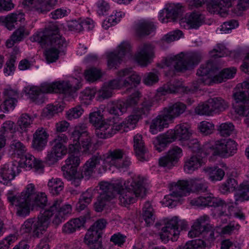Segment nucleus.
I'll return each mask as SVG.
<instances>
[{"label":"nucleus","mask_w":249,"mask_h":249,"mask_svg":"<svg viewBox=\"0 0 249 249\" xmlns=\"http://www.w3.org/2000/svg\"><path fill=\"white\" fill-rule=\"evenodd\" d=\"M204 16L198 12H193L185 17V21L189 28H198L204 22Z\"/></svg>","instance_id":"ea45409f"},{"label":"nucleus","mask_w":249,"mask_h":249,"mask_svg":"<svg viewBox=\"0 0 249 249\" xmlns=\"http://www.w3.org/2000/svg\"><path fill=\"white\" fill-rule=\"evenodd\" d=\"M182 35V31L180 30H175L164 35L161 38V41L163 43H170L179 39Z\"/></svg>","instance_id":"69168bd1"},{"label":"nucleus","mask_w":249,"mask_h":249,"mask_svg":"<svg viewBox=\"0 0 249 249\" xmlns=\"http://www.w3.org/2000/svg\"><path fill=\"white\" fill-rule=\"evenodd\" d=\"M106 160L118 169L127 168L131 163L129 158L126 156L124 151L121 149L109 150L107 153Z\"/></svg>","instance_id":"2eb2a0df"},{"label":"nucleus","mask_w":249,"mask_h":249,"mask_svg":"<svg viewBox=\"0 0 249 249\" xmlns=\"http://www.w3.org/2000/svg\"><path fill=\"white\" fill-rule=\"evenodd\" d=\"M55 208L56 205L53 204L50 210H45L43 213L36 217L27 219L21 225L20 231L23 233L32 232L34 236L40 237L48 227L51 213Z\"/></svg>","instance_id":"39448f33"},{"label":"nucleus","mask_w":249,"mask_h":249,"mask_svg":"<svg viewBox=\"0 0 249 249\" xmlns=\"http://www.w3.org/2000/svg\"><path fill=\"white\" fill-rule=\"evenodd\" d=\"M233 201L226 202L222 199L216 197L213 195L210 194L206 196H201L196 198H194L191 201L192 205H195L198 207H226L229 205V208L233 207Z\"/></svg>","instance_id":"4468645a"},{"label":"nucleus","mask_w":249,"mask_h":249,"mask_svg":"<svg viewBox=\"0 0 249 249\" xmlns=\"http://www.w3.org/2000/svg\"><path fill=\"white\" fill-rule=\"evenodd\" d=\"M84 110L80 106H76L69 109L66 113V117L68 120H71L79 118L83 114Z\"/></svg>","instance_id":"774afa93"},{"label":"nucleus","mask_w":249,"mask_h":249,"mask_svg":"<svg viewBox=\"0 0 249 249\" xmlns=\"http://www.w3.org/2000/svg\"><path fill=\"white\" fill-rule=\"evenodd\" d=\"M69 140L68 137L64 134L57 135L54 139L51 142L52 145V150L55 153L57 156L61 158L66 154L67 149L64 145V143H67Z\"/></svg>","instance_id":"a878e982"},{"label":"nucleus","mask_w":249,"mask_h":249,"mask_svg":"<svg viewBox=\"0 0 249 249\" xmlns=\"http://www.w3.org/2000/svg\"><path fill=\"white\" fill-rule=\"evenodd\" d=\"M6 196L10 204L17 207V214L20 217L29 215L31 207L33 209H44L48 201L45 193H36L35 186L33 184H28L20 194H15L13 191H9Z\"/></svg>","instance_id":"f257e3e1"},{"label":"nucleus","mask_w":249,"mask_h":249,"mask_svg":"<svg viewBox=\"0 0 249 249\" xmlns=\"http://www.w3.org/2000/svg\"><path fill=\"white\" fill-rule=\"evenodd\" d=\"M195 113L200 115H211L212 113L208 101L203 104H199L195 108Z\"/></svg>","instance_id":"338daca9"},{"label":"nucleus","mask_w":249,"mask_h":249,"mask_svg":"<svg viewBox=\"0 0 249 249\" xmlns=\"http://www.w3.org/2000/svg\"><path fill=\"white\" fill-rule=\"evenodd\" d=\"M56 2V0H24L23 2L24 4L27 5L38 3L35 10L38 13L43 14L50 11Z\"/></svg>","instance_id":"c85d7f7f"},{"label":"nucleus","mask_w":249,"mask_h":249,"mask_svg":"<svg viewBox=\"0 0 249 249\" xmlns=\"http://www.w3.org/2000/svg\"><path fill=\"white\" fill-rule=\"evenodd\" d=\"M237 145L235 141L230 139L217 141L214 147V155L222 158L232 156L237 152Z\"/></svg>","instance_id":"dca6fc26"},{"label":"nucleus","mask_w":249,"mask_h":249,"mask_svg":"<svg viewBox=\"0 0 249 249\" xmlns=\"http://www.w3.org/2000/svg\"><path fill=\"white\" fill-rule=\"evenodd\" d=\"M48 136L45 129L42 127L38 128L33 135V148L37 151H41L46 145Z\"/></svg>","instance_id":"c756f323"},{"label":"nucleus","mask_w":249,"mask_h":249,"mask_svg":"<svg viewBox=\"0 0 249 249\" xmlns=\"http://www.w3.org/2000/svg\"><path fill=\"white\" fill-rule=\"evenodd\" d=\"M156 26L154 22L148 20H141L135 23L134 30L139 37L147 36L155 32Z\"/></svg>","instance_id":"393cba45"},{"label":"nucleus","mask_w":249,"mask_h":249,"mask_svg":"<svg viewBox=\"0 0 249 249\" xmlns=\"http://www.w3.org/2000/svg\"><path fill=\"white\" fill-rule=\"evenodd\" d=\"M34 118L27 113L22 114L16 123L17 130L20 133L27 132L32 127Z\"/></svg>","instance_id":"4c0bfd02"},{"label":"nucleus","mask_w":249,"mask_h":249,"mask_svg":"<svg viewBox=\"0 0 249 249\" xmlns=\"http://www.w3.org/2000/svg\"><path fill=\"white\" fill-rule=\"evenodd\" d=\"M142 217L145 222L147 226L152 224L155 220L154 210L149 201H147L144 204L142 211Z\"/></svg>","instance_id":"49530a36"},{"label":"nucleus","mask_w":249,"mask_h":249,"mask_svg":"<svg viewBox=\"0 0 249 249\" xmlns=\"http://www.w3.org/2000/svg\"><path fill=\"white\" fill-rule=\"evenodd\" d=\"M18 167L13 164H6L3 165L0 171V182L7 185L15 177V169Z\"/></svg>","instance_id":"2f4dec72"},{"label":"nucleus","mask_w":249,"mask_h":249,"mask_svg":"<svg viewBox=\"0 0 249 249\" xmlns=\"http://www.w3.org/2000/svg\"><path fill=\"white\" fill-rule=\"evenodd\" d=\"M123 182L121 180H116L114 183L107 181H101L99 183V194L111 200L116 194L120 192L122 188Z\"/></svg>","instance_id":"6ab92c4d"},{"label":"nucleus","mask_w":249,"mask_h":249,"mask_svg":"<svg viewBox=\"0 0 249 249\" xmlns=\"http://www.w3.org/2000/svg\"><path fill=\"white\" fill-rule=\"evenodd\" d=\"M212 181L221 180L225 175L224 171L218 167H205L203 169Z\"/></svg>","instance_id":"a18cd8bd"},{"label":"nucleus","mask_w":249,"mask_h":249,"mask_svg":"<svg viewBox=\"0 0 249 249\" xmlns=\"http://www.w3.org/2000/svg\"><path fill=\"white\" fill-rule=\"evenodd\" d=\"M217 130L221 136L228 137L233 133L234 126L230 122L222 123L218 126Z\"/></svg>","instance_id":"5fc2aeb1"},{"label":"nucleus","mask_w":249,"mask_h":249,"mask_svg":"<svg viewBox=\"0 0 249 249\" xmlns=\"http://www.w3.org/2000/svg\"><path fill=\"white\" fill-rule=\"evenodd\" d=\"M89 119L90 123L96 127L95 130L96 135L97 131L98 129H99L100 126L107 123V122L103 120V115L100 110L90 113Z\"/></svg>","instance_id":"8fccbe9b"},{"label":"nucleus","mask_w":249,"mask_h":249,"mask_svg":"<svg viewBox=\"0 0 249 249\" xmlns=\"http://www.w3.org/2000/svg\"><path fill=\"white\" fill-rule=\"evenodd\" d=\"M210 218L207 215H203L196 219L188 232L190 238L200 237L207 242V244L213 242L215 238L214 227L210 224Z\"/></svg>","instance_id":"0eeeda50"},{"label":"nucleus","mask_w":249,"mask_h":249,"mask_svg":"<svg viewBox=\"0 0 249 249\" xmlns=\"http://www.w3.org/2000/svg\"><path fill=\"white\" fill-rule=\"evenodd\" d=\"M102 231H99L97 230L92 229L91 226L88 230L84 238L85 244L101 240Z\"/></svg>","instance_id":"864d4df0"},{"label":"nucleus","mask_w":249,"mask_h":249,"mask_svg":"<svg viewBox=\"0 0 249 249\" xmlns=\"http://www.w3.org/2000/svg\"><path fill=\"white\" fill-rule=\"evenodd\" d=\"M170 121L162 111L160 115L152 121L150 126L151 132L153 134H156L158 131H161L164 128L168 127Z\"/></svg>","instance_id":"72a5a7b5"},{"label":"nucleus","mask_w":249,"mask_h":249,"mask_svg":"<svg viewBox=\"0 0 249 249\" xmlns=\"http://www.w3.org/2000/svg\"><path fill=\"white\" fill-rule=\"evenodd\" d=\"M179 232L178 218L174 216L165 223L164 226L159 233V236L161 241L166 243L169 240L177 241Z\"/></svg>","instance_id":"f8f14e48"},{"label":"nucleus","mask_w":249,"mask_h":249,"mask_svg":"<svg viewBox=\"0 0 249 249\" xmlns=\"http://www.w3.org/2000/svg\"><path fill=\"white\" fill-rule=\"evenodd\" d=\"M186 108V105L181 102L176 103L168 107H165L163 111L170 121L182 114Z\"/></svg>","instance_id":"473e14b6"},{"label":"nucleus","mask_w":249,"mask_h":249,"mask_svg":"<svg viewBox=\"0 0 249 249\" xmlns=\"http://www.w3.org/2000/svg\"><path fill=\"white\" fill-rule=\"evenodd\" d=\"M86 221V217L85 216H81L78 218L72 219L63 226L62 231L65 234L73 233L83 226Z\"/></svg>","instance_id":"7c9ffc66"},{"label":"nucleus","mask_w":249,"mask_h":249,"mask_svg":"<svg viewBox=\"0 0 249 249\" xmlns=\"http://www.w3.org/2000/svg\"><path fill=\"white\" fill-rule=\"evenodd\" d=\"M91 146V139L88 132L83 133L82 139L80 141L79 150L83 152L88 151Z\"/></svg>","instance_id":"0e129e2a"},{"label":"nucleus","mask_w":249,"mask_h":249,"mask_svg":"<svg viewBox=\"0 0 249 249\" xmlns=\"http://www.w3.org/2000/svg\"><path fill=\"white\" fill-rule=\"evenodd\" d=\"M133 142L134 149L137 159L142 161L145 160V155L147 150L145 147L143 141L142 140V136L139 134H137L134 136Z\"/></svg>","instance_id":"f704fd0d"},{"label":"nucleus","mask_w":249,"mask_h":249,"mask_svg":"<svg viewBox=\"0 0 249 249\" xmlns=\"http://www.w3.org/2000/svg\"><path fill=\"white\" fill-rule=\"evenodd\" d=\"M242 89L233 94L236 104L249 103V82L242 84Z\"/></svg>","instance_id":"58836bf2"},{"label":"nucleus","mask_w":249,"mask_h":249,"mask_svg":"<svg viewBox=\"0 0 249 249\" xmlns=\"http://www.w3.org/2000/svg\"><path fill=\"white\" fill-rule=\"evenodd\" d=\"M182 155V149L178 146H173L165 156L159 159V165L171 169L176 165Z\"/></svg>","instance_id":"f3484780"},{"label":"nucleus","mask_w":249,"mask_h":249,"mask_svg":"<svg viewBox=\"0 0 249 249\" xmlns=\"http://www.w3.org/2000/svg\"><path fill=\"white\" fill-rule=\"evenodd\" d=\"M30 39L32 42H38L42 47L50 45L52 48H55L62 53H64L67 46V42L60 34L59 28L53 24L48 26L43 31L37 32Z\"/></svg>","instance_id":"7ed1b4c3"},{"label":"nucleus","mask_w":249,"mask_h":249,"mask_svg":"<svg viewBox=\"0 0 249 249\" xmlns=\"http://www.w3.org/2000/svg\"><path fill=\"white\" fill-rule=\"evenodd\" d=\"M102 160L101 156L99 155L92 156L82 167L81 172L79 173L80 174L79 177L89 179L95 173L96 166L100 164Z\"/></svg>","instance_id":"4be33fe9"},{"label":"nucleus","mask_w":249,"mask_h":249,"mask_svg":"<svg viewBox=\"0 0 249 249\" xmlns=\"http://www.w3.org/2000/svg\"><path fill=\"white\" fill-rule=\"evenodd\" d=\"M48 189L53 195H57L64 188V183L58 178H52L48 183Z\"/></svg>","instance_id":"09e8293b"},{"label":"nucleus","mask_w":249,"mask_h":249,"mask_svg":"<svg viewBox=\"0 0 249 249\" xmlns=\"http://www.w3.org/2000/svg\"><path fill=\"white\" fill-rule=\"evenodd\" d=\"M62 200L61 199H56L50 203L49 206L45 210H50L51 207L53 204L56 205L55 209L52 212V214L50 218L54 215L52 223L57 226L63 221H64L66 217L69 216L72 212L71 206L70 204L61 205Z\"/></svg>","instance_id":"ddd939ff"},{"label":"nucleus","mask_w":249,"mask_h":249,"mask_svg":"<svg viewBox=\"0 0 249 249\" xmlns=\"http://www.w3.org/2000/svg\"><path fill=\"white\" fill-rule=\"evenodd\" d=\"M80 162V158L74 154L69 155L65 160V164L62 167L63 175L66 178H71L77 172Z\"/></svg>","instance_id":"412c9836"},{"label":"nucleus","mask_w":249,"mask_h":249,"mask_svg":"<svg viewBox=\"0 0 249 249\" xmlns=\"http://www.w3.org/2000/svg\"><path fill=\"white\" fill-rule=\"evenodd\" d=\"M218 70L217 67L212 60H209L206 64L201 65L196 72L199 77L192 83L191 87L193 90L196 91L200 85L207 84L209 82L207 79L209 78V76H212L213 73Z\"/></svg>","instance_id":"9b49d317"},{"label":"nucleus","mask_w":249,"mask_h":249,"mask_svg":"<svg viewBox=\"0 0 249 249\" xmlns=\"http://www.w3.org/2000/svg\"><path fill=\"white\" fill-rule=\"evenodd\" d=\"M1 19L5 27L9 30L16 28L19 22L21 23L25 20L24 13L19 12L10 13Z\"/></svg>","instance_id":"bb28decb"},{"label":"nucleus","mask_w":249,"mask_h":249,"mask_svg":"<svg viewBox=\"0 0 249 249\" xmlns=\"http://www.w3.org/2000/svg\"><path fill=\"white\" fill-rule=\"evenodd\" d=\"M239 193L235 195V203L237 201H244L249 200V182H245L240 184L238 187Z\"/></svg>","instance_id":"de8ad7c7"},{"label":"nucleus","mask_w":249,"mask_h":249,"mask_svg":"<svg viewBox=\"0 0 249 249\" xmlns=\"http://www.w3.org/2000/svg\"><path fill=\"white\" fill-rule=\"evenodd\" d=\"M116 75L117 78L105 83L112 90L120 89L122 87H136L141 81V77L133 71L131 68H126L117 71Z\"/></svg>","instance_id":"1a4fd4ad"},{"label":"nucleus","mask_w":249,"mask_h":249,"mask_svg":"<svg viewBox=\"0 0 249 249\" xmlns=\"http://www.w3.org/2000/svg\"><path fill=\"white\" fill-rule=\"evenodd\" d=\"M167 134L170 137L173 138L174 141L176 139L179 141H188L191 136V133L186 124L177 125L174 130H171L170 132H167Z\"/></svg>","instance_id":"cd10ccee"},{"label":"nucleus","mask_w":249,"mask_h":249,"mask_svg":"<svg viewBox=\"0 0 249 249\" xmlns=\"http://www.w3.org/2000/svg\"><path fill=\"white\" fill-rule=\"evenodd\" d=\"M130 51V45L128 42L124 41L118 47L117 52H112L107 55V64L110 69L115 67L120 63L123 57L129 53Z\"/></svg>","instance_id":"a211bd4d"},{"label":"nucleus","mask_w":249,"mask_h":249,"mask_svg":"<svg viewBox=\"0 0 249 249\" xmlns=\"http://www.w3.org/2000/svg\"><path fill=\"white\" fill-rule=\"evenodd\" d=\"M153 104L151 99H146L141 104L140 107H134L132 110V114L129 115L125 120L119 124L117 123L107 124L100 126L97 131V136L101 139H107L111 137L117 132L123 130L126 127H133L138 121L143 116H147L149 113L151 107Z\"/></svg>","instance_id":"f03ea898"},{"label":"nucleus","mask_w":249,"mask_h":249,"mask_svg":"<svg viewBox=\"0 0 249 249\" xmlns=\"http://www.w3.org/2000/svg\"><path fill=\"white\" fill-rule=\"evenodd\" d=\"M93 196V191L91 189H88L83 192L80 196L79 201L76 205V209L80 212L87 208L92 199Z\"/></svg>","instance_id":"a19ab883"},{"label":"nucleus","mask_w":249,"mask_h":249,"mask_svg":"<svg viewBox=\"0 0 249 249\" xmlns=\"http://www.w3.org/2000/svg\"><path fill=\"white\" fill-rule=\"evenodd\" d=\"M182 90L186 93L194 92L191 87H181V84L176 81L168 82L158 89V91L161 93L162 95H165L167 93H175Z\"/></svg>","instance_id":"b1692460"},{"label":"nucleus","mask_w":249,"mask_h":249,"mask_svg":"<svg viewBox=\"0 0 249 249\" xmlns=\"http://www.w3.org/2000/svg\"><path fill=\"white\" fill-rule=\"evenodd\" d=\"M236 72V69L233 67L225 68L218 74L213 76L212 81L215 83H220L227 79L233 78Z\"/></svg>","instance_id":"79ce46f5"},{"label":"nucleus","mask_w":249,"mask_h":249,"mask_svg":"<svg viewBox=\"0 0 249 249\" xmlns=\"http://www.w3.org/2000/svg\"><path fill=\"white\" fill-rule=\"evenodd\" d=\"M77 88L70 84L69 81L55 82L52 83H44L40 88L31 87L28 94L31 99L36 103H38L37 99L43 93H62L71 94L77 90Z\"/></svg>","instance_id":"423d86ee"},{"label":"nucleus","mask_w":249,"mask_h":249,"mask_svg":"<svg viewBox=\"0 0 249 249\" xmlns=\"http://www.w3.org/2000/svg\"><path fill=\"white\" fill-rule=\"evenodd\" d=\"M110 201L109 199L99 194L93 205L94 210L96 212H102Z\"/></svg>","instance_id":"680f3d73"},{"label":"nucleus","mask_w":249,"mask_h":249,"mask_svg":"<svg viewBox=\"0 0 249 249\" xmlns=\"http://www.w3.org/2000/svg\"><path fill=\"white\" fill-rule=\"evenodd\" d=\"M212 114L222 112L226 109L229 106L228 103L220 97H215L208 100Z\"/></svg>","instance_id":"37998d69"},{"label":"nucleus","mask_w":249,"mask_h":249,"mask_svg":"<svg viewBox=\"0 0 249 249\" xmlns=\"http://www.w3.org/2000/svg\"><path fill=\"white\" fill-rule=\"evenodd\" d=\"M174 141L173 138L168 136L167 133L165 136L158 137L154 142L155 149L159 152L163 151L168 144Z\"/></svg>","instance_id":"603ef678"},{"label":"nucleus","mask_w":249,"mask_h":249,"mask_svg":"<svg viewBox=\"0 0 249 249\" xmlns=\"http://www.w3.org/2000/svg\"><path fill=\"white\" fill-rule=\"evenodd\" d=\"M144 178L138 176L130 180L127 183H124L119 195V200L120 204L125 207L135 202L137 197L142 198L145 195V188L143 186Z\"/></svg>","instance_id":"20e7f679"},{"label":"nucleus","mask_w":249,"mask_h":249,"mask_svg":"<svg viewBox=\"0 0 249 249\" xmlns=\"http://www.w3.org/2000/svg\"><path fill=\"white\" fill-rule=\"evenodd\" d=\"M84 75L87 81L93 82L100 79L102 74L99 70L95 68H91L85 71Z\"/></svg>","instance_id":"6e6d98bb"},{"label":"nucleus","mask_w":249,"mask_h":249,"mask_svg":"<svg viewBox=\"0 0 249 249\" xmlns=\"http://www.w3.org/2000/svg\"><path fill=\"white\" fill-rule=\"evenodd\" d=\"M153 47L150 44L144 43L139 47V52L135 55V60L143 67L150 63V59L153 55Z\"/></svg>","instance_id":"aec40b11"},{"label":"nucleus","mask_w":249,"mask_h":249,"mask_svg":"<svg viewBox=\"0 0 249 249\" xmlns=\"http://www.w3.org/2000/svg\"><path fill=\"white\" fill-rule=\"evenodd\" d=\"M235 0H214L212 5L213 12L224 17L228 14V9L231 7Z\"/></svg>","instance_id":"c9c22d12"},{"label":"nucleus","mask_w":249,"mask_h":249,"mask_svg":"<svg viewBox=\"0 0 249 249\" xmlns=\"http://www.w3.org/2000/svg\"><path fill=\"white\" fill-rule=\"evenodd\" d=\"M190 188L196 192L202 193L207 191L208 186L202 178L179 180L173 187L171 195L176 197L186 196L190 192Z\"/></svg>","instance_id":"9d476101"},{"label":"nucleus","mask_w":249,"mask_h":249,"mask_svg":"<svg viewBox=\"0 0 249 249\" xmlns=\"http://www.w3.org/2000/svg\"><path fill=\"white\" fill-rule=\"evenodd\" d=\"M234 108L237 114L247 117L246 120L249 121V103L236 104Z\"/></svg>","instance_id":"e2e57ef3"},{"label":"nucleus","mask_w":249,"mask_h":249,"mask_svg":"<svg viewBox=\"0 0 249 249\" xmlns=\"http://www.w3.org/2000/svg\"><path fill=\"white\" fill-rule=\"evenodd\" d=\"M201 59L200 54L197 53H181L167 57L165 59V65L168 67H173L178 71H182L197 65Z\"/></svg>","instance_id":"6e6552de"},{"label":"nucleus","mask_w":249,"mask_h":249,"mask_svg":"<svg viewBox=\"0 0 249 249\" xmlns=\"http://www.w3.org/2000/svg\"><path fill=\"white\" fill-rule=\"evenodd\" d=\"M238 188L236 180L233 178H229L220 187V190L223 194L234 191Z\"/></svg>","instance_id":"13d9d810"},{"label":"nucleus","mask_w":249,"mask_h":249,"mask_svg":"<svg viewBox=\"0 0 249 249\" xmlns=\"http://www.w3.org/2000/svg\"><path fill=\"white\" fill-rule=\"evenodd\" d=\"M166 17L169 21H175L181 12V9L177 6H169L166 8Z\"/></svg>","instance_id":"052dcab7"},{"label":"nucleus","mask_w":249,"mask_h":249,"mask_svg":"<svg viewBox=\"0 0 249 249\" xmlns=\"http://www.w3.org/2000/svg\"><path fill=\"white\" fill-rule=\"evenodd\" d=\"M141 97V93L139 91H136L129 96L125 101L124 102L125 110L128 108L133 107L137 105Z\"/></svg>","instance_id":"4d7b16f0"},{"label":"nucleus","mask_w":249,"mask_h":249,"mask_svg":"<svg viewBox=\"0 0 249 249\" xmlns=\"http://www.w3.org/2000/svg\"><path fill=\"white\" fill-rule=\"evenodd\" d=\"M64 107L59 104H49L43 109L42 116L48 118L52 117L55 114L61 112Z\"/></svg>","instance_id":"3c124183"},{"label":"nucleus","mask_w":249,"mask_h":249,"mask_svg":"<svg viewBox=\"0 0 249 249\" xmlns=\"http://www.w3.org/2000/svg\"><path fill=\"white\" fill-rule=\"evenodd\" d=\"M206 242L204 240L198 239L193 240L186 243L184 249H204L206 246Z\"/></svg>","instance_id":"bf43d9fd"},{"label":"nucleus","mask_w":249,"mask_h":249,"mask_svg":"<svg viewBox=\"0 0 249 249\" xmlns=\"http://www.w3.org/2000/svg\"><path fill=\"white\" fill-rule=\"evenodd\" d=\"M107 109L109 114L115 116H121L126 111L124 102L120 101L110 102L107 105Z\"/></svg>","instance_id":"c03bdc74"},{"label":"nucleus","mask_w":249,"mask_h":249,"mask_svg":"<svg viewBox=\"0 0 249 249\" xmlns=\"http://www.w3.org/2000/svg\"><path fill=\"white\" fill-rule=\"evenodd\" d=\"M85 124L77 126L71 132L70 140L72 143L69 145V151L71 153H77L79 151L80 141L82 139L83 133L86 131Z\"/></svg>","instance_id":"5701e85b"},{"label":"nucleus","mask_w":249,"mask_h":249,"mask_svg":"<svg viewBox=\"0 0 249 249\" xmlns=\"http://www.w3.org/2000/svg\"><path fill=\"white\" fill-rule=\"evenodd\" d=\"M203 162V159L199 155L188 157L184 161V170L188 173H191L200 167Z\"/></svg>","instance_id":"e433bc0d"}]
</instances>
